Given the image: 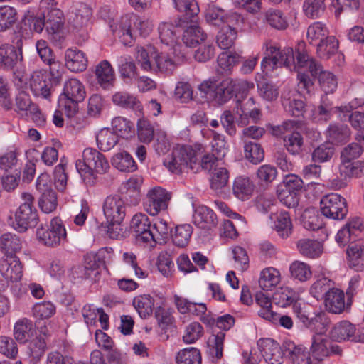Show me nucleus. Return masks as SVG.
I'll return each mask as SVG.
<instances>
[{
	"mask_svg": "<svg viewBox=\"0 0 364 364\" xmlns=\"http://www.w3.org/2000/svg\"><path fill=\"white\" fill-rule=\"evenodd\" d=\"M304 46V43H299L295 55L291 48H285L281 51L275 43L272 41H266L263 45V49H265L264 57L261 63L263 72L268 73L282 65L290 70L293 68L298 73L299 88H303L310 93L314 84L309 75L300 70L305 69L313 77H316L317 65L316 62L307 54Z\"/></svg>",
	"mask_w": 364,
	"mask_h": 364,
	"instance_id": "nucleus-1",
	"label": "nucleus"
},
{
	"mask_svg": "<svg viewBox=\"0 0 364 364\" xmlns=\"http://www.w3.org/2000/svg\"><path fill=\"white\" fill-rule=\"evenodd\" d=\"M77 172L87 186H94L97 181L96 174L105 173L109 164L105 156L92 148H86L82 152V160L75 163Z\"/></svg>",
	"mask_w": 364,
	"mask_h": 364,
	"instance_id": "nucleus-2",
	"label": "nucleus"
},
{
	"mask_svg": "<svg viewBox=\"0 0 364 364\" xmlns=\"http://www.w3.org/2000/svg\"><path fill=\"white\" fill-rule=\"evenodd\" d=\"M85 95L83 84L76 78H70L64 84L58 98V106L68 118H72L77 113L79 103L84 100Z\"/></svg>",
	"mask_w": 364,
	"mask_h": 364,
	"instance_id": "nucleus-3",
	"label": "nucleus"
},
{
	"mask_svg": "<svg viewBox=\"0 0 364 364\" xmlns=\"http://www.w3.org/2000/svg\"><path fill=\"white\" fill-rule=\"evenodd\" d=\"M195 159V150L190 146L178 145L171 155L164 161V166L172 173L179 174L198 168Z\"/></svg>",
	"mask_w": 364,
	"mask_h": 364,
	"instance_id": "nucleus-4",
	"label": "nucleus"
},
{
	"mask_svg": "<svg viewBox=\"0 0 364 364\" xmlns=\"http://www.w3.org/2000/svg\"><path fill=\"white\" fill-rule=\"evenodd\" d=\"M23 203L15 213V221L13 223L14 229L18 232H24L28 228L36 225L38 220L37 210L33 208V197L31 193L21 194Z\"/></svg>",
	"mask_w": 364,
	"mask_h": 364,
	"instance_id": "nucleus-5",
	"label": "nucleus"
},
{
	"mask_svg": "<svg viewBox=\"0 0 364 364\" xmlns=\"http://www.w3.org/2000/svg\"><path fill=\"white\" fill-rule=\"evenodd\" d=\"M22 41L19 38L16 46L4 43L0 46V68L6 71L20 70L23 67Z\"/></svg>",
	"mask_w": 364,
	"mask_h": 364,
	"instance_id": "nucleus-6",
	"label": "nucleus"
},
{
	"mask_svg": "<svg viewBox=\"0 0 364 364\" xmlns=\"http://www.w3.org/2000/svg\"><path fill=\"white\" fill-rule=\"evenodd\" d=\"M131 228L134 230L137 243L149 247H154L156 237L153 235L151 223L146 214H135L131 220Z\"/></svg>",
	"mask_w": 364,
	"mask_h": 364,
	"instance_id": "nucleus-7",
	"label": "nucleus"
},
{
	"mask_svg": "<svg viewBox=\"0 0 364 364\" xmlns=\"http://www.w3.org/2000/svg\"><path fill=\"white\" fill-rule=\"evenodd\" d=\"M171 193L166 189L156 186L149 189L143 201L144 210L150 215L155 216L167 209Z\"/></svg>",
	"mask_w": 364,
	"mask_h": 364,
	"instance_id": "nucleus-8",
	"label": "nucleus"
},
{
	"mask_svg": "<svg viewBox=\"0 0 364 364\" xmlns=\"http://www.w3.org/2000/svg\"><path fill=\"white\" fill-rule=\"evenodd\" d=\"M320 210L328 218L342 220L348 213L347 203L343 197L332 193L321 198Z\"/></svg>",
	"mask_w": 364,
	"mask_h": 364,
	"instance_id": "nucleus-9",
	"label": "nucleus"
},
{
	"mask_svg": "<svg viewBox=\"0 0 364 364\" xmlns=\"http://www.w3.org/2000/svg\"><path fill=\"white\" fill-rule=\"evenodd\" d=\"M36 235L40 242L48 247L59 245L66 240V230L59 218H54L47 229L38 228Z\"/></svg>",
	"mask_w": 364,
	"mask_h": 364,
	"instance_id": "nucleus-10",
	"label": "nucleus"
},
{
	"mask_svg": "<svg viewBox=\"0 0 364 364\" xmlns=\"http://www.w3.org/2000/svg\"><path fill=\"white\" fill-rule=\"evenodd\" d=\"M339 43L333 36H328L326 27L320 23V59H333L338 65L343 60V55L338 51Z\"/></svg>",
	"mask_w": 364,
	"mask_h": 364,
	"instance_id": "nucleus-11",
	"label": "nucleus"
},
{
	"mask_svg": "<svg viewBox=\"0 0 364 364\" xmlns=\"http://www.w3.org/2000/svg\"><path fill=\"white\" fill-rule=\"evenodd\" d=\"M231 83L232 78H225L217 85L213 81L206 80L200 85L199 90L209 94L218 104L223 105L233 97Z\"/></svg>",
	"mask_w": 364,
	"mask_h": 364,
	"instance_id": "nucleus-12",
	"label": "nucleus"
},
{
	"mask_svg": "<svg viewBox=\"0 0 364 364\" xmlns=\"http://www.w3.org/2000/svg\"><path fill=\"white\" fill-rule=\"evenodd\" d=\"M102 208L107 222L112 226L119 225L126 215L125 202L119 196H107Z\"/></svg>",
	"mask_w": 364,
	"mask_h": 364,
	"instance_id": "nucleus-13",
	"label": "nucleus"
},
{
	"mask_svg": "<svg viewBox=\"0 0 364 364\" xmlns=\"http://www.w3.org/2000/svg\"><path fill=\"white\" fill-rule=\"evenodd\" d=\"M1 274L11 282H18L23 276L22 265L16 256L7 257L0 264Z\"/></svg>",
	"mask_w": 364,
	"mask_h": 364,
	"instance_id": "nucleus-14",
	"label": "nucleus"
},
{
	"mask_svg": "<svg viewBox=\"0 0 364 364\" xmlns=\"http://www.w3.org/2000/svg\"><path fill=\"white\" fill-rule=\"evenodd\" d=\"M324 306L328 312L341 314L346 308L344 292L337 288L330 289L324 295Z\"/></svg>",
	"mask_w": 364,
	"mask_h": 364,
	"instance_id": "nucleus-15",
	"label": "nucleus"
},
{
	"mask_svg": "<svg viewBox=\"0 0 364 364\" xmlns=\"http://www.w3.org/2000/svg\"><path fill=\"white\" fill-rule=\"evenodd\" d=\"M194 224L202 229L211 230L218 224L217 216L208 207L200 205L195 209L193 215Z\"/></svg>",
	"mask_w": 364,
	"mask_h": 364,
	"instance_id": "nucleus-16",
	"label": "nucleus"
},
{
	"mask_svg": "<svg viewBox=\"0 0 364 364\" xmlns=\"http://www.w3.org/2000/svg\"><path fill=\"white\" fill-rule=\"evenodd\" d=\"M87 62L85 53L77 48H68L65 52V65L72 72L85 70Z\"/></svg>",
	"mask_w": 364,
	"mask_h": 364,
	"instance_id": "nucleus-17",
	"label": "nucleus"
},
{
	"mask_svg": "<svg viewBox=\"0 0 364 364\" xmlns=\"http://www.w3.org/2000/svg\"><path fill=\"white\" fill-rule=\"evenodd\" d=\"M95 74L97 83L105 90H109L114 86L115 75L113 68L109 61L104 60L95 67Z\"/></svg>",
	"mask_w": 364,
	"mask_h": 364,
	"instance_id": "nucleus-18",
	"label": "nucleus"
},
{
	"mask_svg": "<svg viewBox=\"0 0 364 364\" xmlns=\"http://www.w3.org/2000/svg\"><path fill=\"white\" fill-rule=\"evenodd\" d=\"M179 26H181L180 24L175 26L171 23L164 22L160 23L158 28L161 42L171 46L174 53L178 50V47L177 42L178 34L181 33Z\"/></svg>",
	"mask_w": 364,
	"mask_h": 364,
	"instance_id": "nucleus-19",
	"label": "nucleus"
},
{
	"mask_svg": "<svg viewBox=\"0 0 364 364\" xmlns=\"http://www.w3.org/2000/svg\"><path fill=\"white\" fill-rule=\"evenodd\" d=\"M348 258V265L355 271L364 269V241L350 242L346 250Z\"/></svg>",
	"mask_w": 364,
	"mask_h": 364,
	"instance_id": "nucleus-20",
	"label": "nucleus"
},
{
	"mask_svg": "<svg viewBox=\"0 0 364 364\" xmlns=\"http://www.w3.org/2000/svg\"><path fill=\"white\" fill-rule=\"evenodd\" d=\"M46 75L42 70L34 71L30 79V87L34 95L45 99L49 97L50 83L46 80Z\"/></svg>",
	"mask_w": 364,
	"mask_h": 364,
	"instance_id": "nucleus-21",
	"label": "nucleus"
},
{
	"mask_svg": "<svg viewBox=\"0 0 364 364\" xmlns=\"http://www.w3.org/2000/svg\"><path fill=\"white\" fill-rule=\"evenodd\" d=\"M270 219L273 223L272 228L280 237L284 238L290 235L292 225L288 213L281 211L272 213L270 215Z\"/></svg>",
	"mask_w": 364,
	"mask_h": 364,
	"instance_id": "nucleus-22",
	"label": "nucleus"
},
{
	"mask_svg": "<svg viewBox=\"0 0 364 364\" xmlns=\"http://www.w3.org/2000/svg\"><path fill=\"white\" fill-rule=\"evenodd\" d=\"M35 331L33 321L27 318H22L14 325V336L18 342L26 343L33 336Z\"/></svg>",
	"mask_w": 364,
	"mask_h": 364,
	"instance_id": "nucleus-23",
	"label": "nucleus"
},
{
	"mask_svg": "<svg viewBox=\"0 0 364 364\" xmlns=\"http://www.w3.org/2000/svg\"><path fill=\"white\" fill-rule=\"evenodd\" d=\"M304 179L308 182L306 188V196L309 198L317 199V183L314 181L318 178V166L316 164H310L304 167L303 170Z\"/></svg>",
	"mask_w": 364,
	"mask_h": 364,
	"instance_id": "nucleus-24",
	"label": "nucleus"
},
{
	"mask_svg": "<svg viewBox=\"0 0 364 364\" xmlns=\"http://www.w3.org/2000/svg\"><path fill=\"white\" fill-rule=\"evenodd\" d=\"M355 330L354 325L347 321H342L332 328L329 336L332 341L340 342L353 336Z\"/></svg>",
	"mask_w": 364,
	"mask_h": 364,
	"instance_id": "nucleus-25",
	"label": "nucleus"
},
{
	"mask_svg": "<svg viewBox=\"0 0 364 364\" xmlns=\"http://www.w3.org/2000/svg\"><path fill=\"white\" fill-rule=\"evenodd\" d=\"M21 241L15 234L7 232L0 237V250L7 257L15 256V253L21 249Z\"/></svg>",
	"mask_w": 364,
	"mask_h": 364,
	"instance_id": "nucleus-26",
	"label": "nucleus"
},
{
	"mask_svg": "<svg viewBox=\"0 0 364 364\" xmlns=\"http://www.w3.org/2000/svg\"><path fill=\"white\" fill-rule=\"evenodd\" d=\"M112 102L114 105L126 109H131L134 111L141 109L140 101L133 95L127 92L119 91L112 95Z\"/></svg>",
	"mask_w": 364,
	"mask_h": 364,
	"instance_id": "nucleus-27",
	"label": "nucleus"
},
{
	"mask_svg": "<svg viewBox=\"0 0 364 364\" xmlns=\"http://www.w3.org/2000/svg\"><path fill=\"white\" fill-rule=\"evenodd\" d=\"M206 37V33L200 26L191 25L184 31L182 40L186 46L192 47L203 43Z\"/></svg>",
	"mask_w": 364,
	"mask_h": 364,
	"instance_id": "nucleus-28",
	"label": "nucleus"
},
{
	"mask_svg": "<svg viewBox=\"0 0 364 364\" xmlns=\"http://www.w3.org/2000/svg\"><path fill=\"white\" fill-rule=\"evenodd\" d=\"M280 282L279 272L272 267L266 268L261 272L259 279V287L264 291H269Z\"/></svg>",
	"mask_w": 364,
	"mask_h": 364,
	"instance_id": "nucleus-29",
	"label": "nucleus"
},
{
	"mask_svg": "<svg viewBox=\"0 0 364 364\" xmlns=\"http://www.w3.org/2000/svg\"><path fill=\"white\" fill-rule=\"evenodd\" d=\"M296 292L289 287H282L278 289L273 295V301L279 306L287 307L297 299Z\"/></svg>",
	"mask_w": 364,
	"mask_h": 364,
	"instance_id": "nucleus-30",
	"label": "nucleus"
},
{
	"mask_svg": "<svg viewBox=\"0 0 364 364\" xmlns=\"http://www.w3.org/2000/svg\"><path fill=\"white\" fill-rule=\"evenodd\" d=\"M96 140L99 149L107 151L117 144L119 136L109 129H103L97 134Z\"/></svg>",
	"mask_w": 364,
	"mask_h": 364,
	"instance_id": "nucleus-31",
	"label": "nucleus"
},
{
	"mask_svg": "<svg viewBox=\"0 0 364 364\" xmlns=\"http://www.w3.org/2000/svg\"><path fill=\"white\" fill-rule=\"evenodd\" d=\"M176 362V364H201L200 351L193 347L183 348L178 352Z\"/></svg>",
	"mask_w": 364,
	"mask_h": 364,
	"instance_id": "nucleus-32",
	"label": "nucleus"
},
{
	"mask_svg": "<svg viewBox=\"0 0 364 364\" xmlns=\"http://www.w3.org/2000/svg\"><path fill=\"white\" fill-rule=\"evenodd\" d=\"M112 165L120 171L132 172L136 169V164L132 156L127 151L116 154L112 159Z\"/></svg>",
	"mask_w": 364,
	"mask_h": 364,
	"instance_id": "nucleus-33",
	"label": "nucleus"
},
{
	"mask_svg": "<svg viewBox=\"0 0 364 364\" xmlns=\"http://www.w3.org/2000/svg\"><path fill=\"white\" fill-rule=\"evenodd\" d=\"M233 193L235 196L245 200L252 194L254 186L247 177H237L233 183Z\"/></svg>",
	"mask_w": 364,
	"mask_h": 364,
	"instance_id": "nucleus-34",
	"label": "nucleus"
},
{
	"mask_svg": "<svg viewBox=\"0 0 364 364\" xmlns=\"http://www.w3.org/2000/svg\"><path fill=\"white\" fill-rule=\"evenodd\" d=\"M154 299L150 295H140L133 300V306L141 318L149 316L153 312Z\"/></svg>",
	"mask_w": 364,
	"mask_h": 364,
	"instance_id": "nucleus-35",
	"label": "nucleus"
},
{
	"mask_svg": "<svg viewBox=\"0 0 364 364\" xmlns=\"http://www.w3.org/2000/svg\"><path fill=\"white\" fill-rule=\"evenodd\" d=\"M291 277L300 282L309 280L312 275L310 266L301 261H294L289 266Z\"/></svg>",
	"mask_w": 364,
	"mask_h": 364,
	"instance_id": "nucleus-36",
	"label": "nucleus"
},
{
	"mask_svg": "<svg viewBox=\"0 0 364 364\" xmlns=\"http://www.w3.org/2000/svg\"><path fill=\"white\" fill-rule=\"evenodd\" d=\"M350 135V130L346 125H331L327 131L328 143L339 144L348 140Z\"/></svg>",
	"mask_w": 364,
	"mask_h": 364,
	"instance_id": "nucleus-37",
	"label": "nucleus"
},
{
	"mask_svg": "<svg viewBox=\"0 0 364 364\" xmlns=\"http://www.w3.org/2000/svg\"><path fill=\"white\" fill-rule=\"evenodd\" d=\"M193 232L192 226L189 224L177 225L172 233L173 242L178 247H183L188 245Z\"/></svg>",
	"mask_w": 364,
	"mask_h": 364,
	"instance_id": "nucleus-38",
	"label": "nucleus"
},
{
	"mask_svg": "<svg viewBox=\"0 0 364 364\" xmlns=\"http://www.w3.org/2000/svg\"><path fill=\"white\" fill-rule=\"evenodd\" d=\"M17 21L16 9L10 6H0V32L11 28Z\"/></svg>",
	"mask_w": 364,
	"mask_h": 364,
	"instance_id": "nucleus-39",
	"label": "nucleus"
},
{
	"mask_svg": "<svg viewBox=\"0 0 364 364\" xmlns=\"http://www.w3.org/2000/svg\"><path fill=\"white\" fill-rule=\"evenodd\" d=\"M63 13L57 6L46 13V30L51 33L58 32L63 24Z\"/></svg>",
	"mask_w": 364,
	"mask_h": 364,
	"instance_id": "nucleus-40",
	"label": "nucleus"
},
{
	"mask_svg": "<svg viewBox=\"0 0 364 364\" xmlns=\"http://www.w3.org/2000/svg\"><path fill=\"white\" fill-rule=\"evenodd\" d=\"M225 336L224 333L220 332L209 338L208 341V353L213 358L219 360L223 357Z\"/></svg>",
	"mask_w": 364,
	"mask_h": 364,
	"instance_id": "nucleus-41",
	"label": "nucleus"
},
{
	"mask_svg": "<svg viewBox=\"0 0 364 364\" xmlns=\"http://www.w3.org/2000/svg\"><path fill=\"white\" fill-rule=\"evenodd\" d=\"M244 152L245 158L254 164L260 163L264 157V150L257 143L245 142Z\"/></svg>",
	"mask_w": 364,
	"mask_h": 364,
	"instance_id": "nucleus-42",
	"label": "nucleus"
},
{
	"mask_svg": "<svg viewBox=\"0 0 364 364\" xmlns=\"http://www.w3.org/2000/svg\"><path fill=\"white\" fill-rule=\"evenodd\" d=\"M229 179V173L225 167H216L212 172L210 178V187L215 191L224 188Z\"/></svg>",
	"mask_w": 364,
	"mask_h": 364,
	"instance_id": "nucleus-43",
	"label": "nucleus"
},
{
	"mask_svg": "<svg viewBox=\"0 0 364 364\" xmlns=\"http://www.w3.org/2000/svg\"><path fill=\"white\" fill-rule=\"evenodd\" d=\"M301 223L308 230H318V210L315 207H309L304 210L301 215Z\"/></svg>",
	"mask_w": 364,
	"mask_h": 364,
	"instance_id": "nucleus-44",
	"label": "nucleus"
},
{
	"mask_svg": "<svg viewBox=\"0 0 364 364\" xmlns=\"http://www.w3.org/2000/svg\"><path fill=\"white\" fill-rule=\"evenodd\" d=\"M225 11L213 4L208 5L205 11V19L208 23L220 26L225 23Z\"/></svg>",
	"mask_w": 364,
	"mask_h": 364,
	"instance_id": "nucleus-45",
	"label": "nucleus"
},
{
	"mask_svg": "<svg viewBox=\"0 0 364 364\" xmlns=\"http://www.w3.org/2000/svg\"><path fill=\"white\" fill-rule=\"evenodd\" d=\"M176 9L183 12L185 21L191 19L199 12V7L195 0H173Z\"/></svg>",
	"mask_w": 364,
	"mask_h": 364,
	"instance_id": "nucleus-46",
	"label": "nucleus"
},
{
	"mask_svg": "<svg viewBox=\"0 0 364 364\" xmlns=\"http://www.w3.org/2000/svg\"><path fill=\"white\" fill-rule=\"evenodd\" d=\"M237 38V31L234 29L221 28L216 38L218 46L223 50L230 48Z\"/></svg>",
	"mask_w": 364,
	"mask_h": 364,
	"instance_id": "nucleus-47",
	"label": "nucleus"
},
{
	"mask_svg": "<svg viewBox=\"0 0 364 364\" xmlns=\"http://www.w3.org/2000/svg\"><path fill=\"white\" fill-rule=\"evenodd\" d=\"M42 192V196L38 201L39 207L43 212L50 213L57 207L56 193L53 190H46Z\"/></svg>",
	"mask_w": 364,
	"mask_h": 364,
	"instance_id": "nucleus-48",
	"label": "nucleus"
},
{
	"mask_svg": "<svg viewBox=\"0 0 364 364\" xmlns=\"http://www.w3.org/2000/svg\"><path fill=\"white\" fill-rule=\"evenodd\" d=\"M284 144L289 153L296 154L301 149L303 138L300 133L293 132L284 136Z\"/></svg>",
	"mask_w": 364,
	"mask_h": 364,
	"instance_id": "nucleus-49",
	"label": "nucleus"
},
{
	"mask_svg": "<svg viewBox=\"0 0 364 364\" xmlns=\"http://www.w3.org/2000/svg\"><path fill=\"white\" fill-rule=\"evenodd\" d=\"M55 306L50 301L36 303L33 309V316L39 319H47L53 316L55 313Z\"/></svg>",
	"mask_w": 364,
	"mask_h": 364,
	"instance_id": "nucleus-50",
	"label": "nucleus"
},
{
	"mask_svg": "<svg viewBox=\"0 0 364 364\" xmlns=\"http://www.w3.org/2000/svg\"><path fill=\"white\" fill-rule=\"evenodd\" d=\"M156 132L154 127L147 119L142 118L137 122V134L139 140L144 143H149Z\"/></svg>",
	"mask_w": 364,
	"mask_h": 364,
	"instance_id": "nucleus-51",
	"label": "nucleus"
},
{
	"mask_svg": "<svg viewBox=\"0 0 364 364\" xmlns=\"http://www.w3.org/2000/svg\"><path fill=\"white\" fill-rule=\"evenodd\" d=\"M112 126L113 132L121 137H128L133 128V124L122 117H115L112 122Z\"/></svg>",
	"mask_w": 364,
	"mask_h": 364,
	"instance_id": "nucleus-52",
	"label": "nucleus"
},
{
	"mask_svg": "<svg viewBox=\"0 0 364 364\" xmlns=\"http://www.w3.org/2000/svg\"><path fill=\"white\" fill-rule=\"evenodd\" d=\"M299 252L305 257L316 258L318 257V242L314 240L304 239L298 242Z\"/></svg>",
	"mask_w": 364,
	"mask_h": 364,
	"instance_id": "nucleus-53",
	"label": "nucleus"
},
{
	"mask_svg": "<svg viewBox=\"0 0 364 364\" xmlns=\"http://www.w3.org/2000/svg\"><path fill=\"white\" fill-rule=\"evenodd\" d=\"M16 107L18 113L26 116H28L30 111L33 112L36 109V105L31 102L30 96L24 92H19L16 96Z\"/></svg>",
	"mask_w": 364,
	"mask_h": 364,
	"instance_id": "nucleus-54",
	"label": "nucleus"
},
{
	"mask_svg": "<svg viewBox=\"0 0 364 364\" xmlns=\"http://www.w3.org/2000/svg\"><path fill=\"white\" fill-rule=\"evenodd\" d=\"M256 302L261 307L258 311V315L267 320L269 318L270 315L273 314L274 311L272 310V300L269 296L263 292H258L255 296Z\"/></svg>",
	"mask_w": 364,
	"mask_h": 364,
	"instance_id": "nucleus-55",
	"label": "nucleus"
},
{
	"mask_svg": "<svg viewBox=\"0 0 364 364\" xmlns=\"http://www.w3.org/2000/svg\"><path fill=\"white\" fill-rule=\"evenodd\" d=\"M277 175V168L269 164L261 166L257 171V178L262 185L272 183L276 178Z\"/></svg>",
	"mask_w": 364,
	"mask_h": 364,
	"instance_id": "nucleus-56",
	"label": "nucleus"
},
{
	"mask_svg": "<svg viewBox=\"0 0 364 364\" xmlns=\"http://www.w3.org/2000/svg\"><path fill=\"white\" fill-rule=\"evenodd\" d=\"M337 79L331 72L320 70V89L326 95L333 93L337 87Z\"/></svg>",
	"mask_w": 364,
	"mask_h": 364,
	"instance_id": "nucleus-57",
	"label": "nucleus"
},
{
	"mask_svg": "<svg viewBox=\"0 0 364 364\" xmlns=\"http://www.w3.org/2000/svg\"><path fill=\"white\" fill-rule=\"evenodd\" d=\"M240 58L237 53L223 52L218 57V64L222 70H228L239 63Z\"/></svg>",
	"mask_w": 364,
	"mask_h": 364,
	"instance_id": "nucleus-58",
	"label": "nucleus"
},
{
	"mask_svg": "<svg viewBox=\"0 0 364 364\" xmlns=\"http://www.w3.org/2000/svg\"><path fill=\"white\" fill-rule=\"evenodd\" d=\"M203 333L202 326L198 322H193L186 327L183 340L186 343H193L203 336Z\"/></svg>",
	"mask_w": 364,
	"mask_h": 364,
	"instance_id": "nucleus-59",
	"label": "nucleus"
},
{
	"mask_svg": "<svg viewBox=\"0 0 364 364\" xmlns=\"http://www.w3.org/2000/svg\"><path fill=\"white\" fill-rule=\"evenodd\" d=\"M283 101L282 104L286 109L291 115L294 117L301 116L304 111V102L301 100H289V99H287L286 97L282 95V96Z\"/></svg>",
	"mask_w": 364,
	"mask_h": 364,
	"instance_id": "nucleus-60",
	"label": "nucleus"
},
{
	"mask_svg": "<svg viewBox=\"0 0 364 364\" xmlns=\"http://www.w3.org/2000/svg\"><path fill=\"white\" fill-rule=\"evenodd\" d=\"M157 267L159 271L166 277L171 274L174 264L171 257V255L167 252H162L158 256Z\"/></svg>",
	"mask_w": 364,
	"mask_h": 364,
	"instance_id": "nucleus-61",
	"label": "nucleus"
},
{
	"mask_svg": "<svg viewBox=\"0 0 364 364\" xmlns=\"http://www.w3.org/2000/svg\"><path fill=\"white\" fill-rule=\"evenodd\" d=\"M0 353L10 358H15L18 354V348L13 338L0 336Z\"/></svg>",
	"mask_w": 364,
	"mask_h": 364,
	"instance_id": "nucleus-62",
	"label": "nucleus"
},
{
	"mask_svg": "<svg viewBox=\"0 0 364 364\" xmlns=\"http://www.w3.org/2000/svg\"><path fill=\"white\" fill-rule=\"evenodd\" d=\"M266 20L269 25L277 29H284L287 22L279 10H269L266 14Z\"/></svg>",
	"mask_w": 364,
	"mask_h": 364,
	"instance_id": "nucleus-63",
	"label": "nucleus"
},
{
	"mask_svg": "<svg viewBox=\"0 0 364 364\" xmlns=\"http://www.w3.org/2000/svg\"><path fill=\"white\" fill-rule=\"evenodd\" d=\"M341 171L349 177H360L364 172V162L362 161L343 162Z\"/></svg>",
	"mask_w": 364,
	"mask_h": 364,
	"instance_id": "nucleus-64",
	"label": "nucleus"
}]
</instances>
